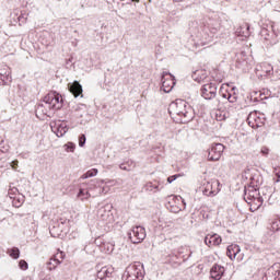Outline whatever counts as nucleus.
Returning <instances> with one entry per match:
<instances>
[{
	"label": "nucleus",
	"instance_id": "obj_1",
	"mask_svg": "<svg viewBox=\"0 0 280 280\" xmlns=\"http://www.w3.org/2000/svg\"><path fill=\"white\" fill-rule=\"evenodd\" d=\"M168 110L171 115L179 117L180 124H189L196 117L194 107L184 100H176V102L171 103Z\"/></svg>",
	"mask_w": 280,
	"mask_h": 280
},
{
	"label": "nucleus",
	"instance_id": "obj_2",
	"mask_svg": "<svg viewBox=\"0 0 280 280\" xmlns=\"http://www.w3.org/2000/svg\"><path fill=\"white\" fill-rule=\"evenodd\" d=\"M244 200L249 205L250 211H258L264 205V197L259 194V188H257V182L255 177H252L250 185L245 187Z\"/></svg>",
	"mask_w": 280,
	"mask_h": 280
},
{
	"label": "nucleus",
	"instance_id": "obj_3",
	"mask_svg": "<svg viewBox=\"0 0 280 280\" xmlns=\"http://www.w3.org/2000/svg\"><path fill=\"white\" fill-rule=\"evenodd\" d=\"M44 104H39L36 108V113H43V115H49V110H60L62 108V96L56 92L48 93L44 100Z\"/></svg>",
	"mask_w": 280,
	"mask_h": 280
},
{
	"label": "nucleus",
	"instance_id": "obj_4",
	"mask_svg": "<svg viewBox=\"0 0 280 280\" xmlns=\"http://www.w3.org/2000/svg\"><path fill=\"white\" fill-rule=\"evenodd\" d=\"M220 32V19L209 18L203 22L202 34L200 38L201 45H209L213 42L215 33Z\"/></svg>",
	"mask_w": 280,
	"mask_h": 280
},
{
	"label": "nucleus",
	"instance_id": "obj_5",
	"mask_svg": "<svg viewBox=\"0 0 280 280\" xmlns=\"http://www.w3.org/2000/svg\"><path fill=\"white\" fill-rule=\"evenodd\" d=\"M143 277H145V270L143 264L139 261L129 265L122 275L125 280H143Z\"/></svg>",
	"mask_w": 280,
	"mask_h": 280
},
{
	"label": "nucleus",
	"instance_id": "obj_6",
	"mask_svg": "<svg viewBox=\"0 0 280 280\" xmlns=\"http://www.w3.org/2000/svg\"><path fill=\"white\" fill-rule=\"evenodd\" d=\"M201 189L203 196H217V194H220V182L218 179L203 182Z\"/></svg>",
	"mask_w": 280,
	"mask_h": 280
},
{
	"label": "nucleus",
	"instance_id": "obj_7",
	"mask_svg": "<svg viewBox=\"0 0 280 280\" xmlns=\"http://www.w3.org/2000/svg\"><path fill=\"white\" fill-rule=\"evenodd\" d=\"M128 236L132 244H141V242L145 240V228L141 225L135 226L128 233Z\"/></svg>",
	"mask_w": 280,
	"mask_h": 280
},
{
	"label": "nucleus",
	"instance_id": "obj_8",
	"mask_svg": "<svg viewBox=\"0 0 280 280\" xmlns=\"http://www.w3.org/2000/svg\"><path fill=\"white\" fill-rule=\"evenodd\" d=\"M174 86H176V80L174 79V75H172V73L163 72L161 91L164 93H171Z\"/></svg>",
	"mask_w": 280,
	"mask_h": 280
},
{
	"label": "nucleus",
	"instance_id": "obj_9",
	"mask_svg": "<svg viewBox=\"0 0 280 280\" xmlns=\"http://www.w3.org/2000/svg\"><path fill=\"white\" fill-rule=\"evenodd\" d=\"M218 95V85L215 83H208L201 86V97L203 100H215Z\"/></svg>",
	"mask_w": 280,
	"mask_h": 280
},
{
	"label": "nucleus",
	"instance_id": "obj_10",
	"mask_svg": "<svg viewBox=\"0 0 280 280\" xmlns=\"http://www.w3.org/2000/svg\"><path fill=\"white\" fill-rule=\"evenodd\" d=\"M224 153V144L214 143L208 152V161H218L222 159V154Z\"/></svg>",
	"mask_w": 280,
	"mask_h": 280
},
{
	"label": "nucleus",
	"instance_id": "obj_11",
	"mask_svg": "<svg viewBox=\"0 0 280 280\" xmlns=\"http://www.w3.org/2000/svg\"><path fill=\"white\" fill-rule=\"evenodd\" d=\"M12 82L10 68L7 65H0V86H8Z\"/></svg>",
	"mask_w": 280,
	"mask_h": 280
},
{
	"label": "nucleus",
	"instance_id": "obj_12",
	"mask_svg": "<svg viewBox=\"0 0 280 280\" xmlns=\"http://www.w3.org/2000/svg\"><path fill=\"white\" fill-rule=\"evenodd\" d=\"M50 128L57 137H65V135L69 132V127H67L66 122H55L54 125L51 124Z\"/></svg>",
	"mask_w": 280,
	"mask_h": 280
},
{
	"label": "nucleus",
	"instance_id": "obj_13",
	"mask_svg": "<svg viewBox=\"0 0 280 280\" xmlns=\"http://www.w3.org/2000/svg\"><path fill=\"white\" fill-rule=\"evenodd\" d=\"M266 280H280V267L279 265H273L271 266L266 275H265Z\"/></svg>",
	"mask_w": 280,
	"mask_h": 280
},
{
	"label": "nucleus",
	"instance_id": "obj_14",
	"mask_svg": "<svg viewBox=\"0 0 280 280\" xmlns=\"http://www.w3.org/2000/svg\"><path fill=\"white\" fill-rule=\"evenodd\" d=\"M224 276V267L221 265H213L210 270V277L214 280H220Z\"/></svg>",
	"mask_w": 280,
	"mask_h": 280
},
{
	"label": "nucleus",
	"instance_id": "obj_15",
	"mask_svg": "<svg viewBox=\"0 0 280 280\" xmlns=\"http://www.w3.org/2000/svg\"><path fill=\"white\" fill-rule=\"evenodd\" d=\"M237 95H232L230 93V95L228 96V102L225 103V108H228L229 113H235V110L237 109Z\"/></svg>",
	"mask_w": 280,
	"mask_h": 280
},
{
	"label": "nucleus",
	"instance_id": "obj_16",
	"mask_svg": "<svg viewBox=\"0 0 280 280\" xmlns=\"http://www.w3.org/2000/svg\"><path fill=\"white\" fill-rule=\"evenodd\" d=\"M69 91L70 93H72V95L74 97H80V95H82V84H80V82L74 81L73 83H69Z\"/></svg>",
	"mask_w": 280,
	"mask_h": 280
},
{
	"label": "nucleus",
	"instance_id": "obj_17",
	"mask_svg": "<svg viewBox=\"0 0 280 280\" xmlns=\"http://www.w3.org/2000/svg\"><path fill=\"white\" fill-rule=\"evenodd\" d=\"M241 250L242 249L240 248V245H230V246H228L226 255L229 258L235 259V257H237V255H240Z\"/></svg>",
	"mask_w": 280,
	"mask_h": 280
},
{
	"label": "nucleus",
	"instance_id": "obj_18",
	"mask_svg": "<svg viewBox=\"0 0 280 280\" xmlns=\"http://www.w3.org/2000/svg\"><path fill=\"white\" fill-rule=\"evenodd\" d=\"M113 275V268L103 267L100 271H97L96 277L100 280L106 279V277H110Z\"/></svg>",
	"mask_w": 280,
	"mask_h": 280
},
{
	"label": "nucleus",
	"instance_id": "obj_19",
	"mask_svg": "<svg viewBox=\"0 0 280 280\" xmlns=\"http://www.w3.org/2000/svg\"><path fill=\"white\" fill-rule=\"evenodd\" d=\"M120 170H124L125 172H132V170H135L136 167V164H135V161L132 160H129L125 163H121L119 165Z\"/></svg>",
	"mask_w": 280,
	"mask_h": 280
},
{
	"label": "nucleus",
	"instance_id": "obj_20",
	"mask_svg": "<svg viewBox=\"0 0 280 280\" xmlns=\"http://www.w3.org/2000/svg\"><path fill=\"white\" fill-rule=\"evenodd\" d=\"M260 70L262 71V73H265V75H270L272 74L273 68L272 65L264 62L260 65Z\"/></svg>",
	"mask_w": 280,
	"mask_h": 280
},
{
	"label": "nucleus",
	"instance_id": "obj_21",
	"mask_svg": "<svg viewBox=\"0 0 280 280\" xmlns=\"http://www.w3.org/2000/svg\"><path fill=\"white\" fill-rule=\"evenodd\" d=\"M78 198H80V200L84 201V200H89L91 197V192L84 188H80L79 192H78Z\"/></svg>",
	"mask_w": 280,
	"mask_h": 280
},
{
	"label": "nucleus",
	"instance_id": "obj_22",
	"mask_svg": "<svg viewBox=\"0 0 280 280\" xmlns=\"http://www.w3.org/2000/svg\"><path fill=\"white\" fill-rule=\"evenodd\" d=\"M58 266H60V260L58 258H51L50 261L47 262V270H56Z\"/></svg>",
	"mask_w": 280,
	"mask_h": 280
},
{
	"label": "nucleus",
	"instance_id": "obj_23",
	"mask_svg": "<svg viewBox=\"0 0 280 280\" xmlns=\"http://www.w3.org/2000/svg\"><path fill=\"white\" fill-rule=\"evenodd\" d=\"M97 215L101 220H108V215H110V211H106V208H100L97 211Z\"/></svg>",
	"mask_w": 280,
	"mask_h": 280
},
{
	"label": "nucleus",
	"instance_id": "obj_24",
	"mask_svg": "<svg viewBox=\"0 0 280 280\" xmlns=\"http://www.w3.org/2000/svg\"><path fill=\"white\" fill-rule=\"evenodd\" d=\"M212 242V246H220L222 244V237L218 234H208Z\"/></svg>",
	"mask_w": 280,
	"mask_h": 280
},
{
	"label": "nucleus",
	"instance_id": "obj_25",
	"mask_svg": "<svg viewBox=\"0 0 280 280\" xmlns=\"http://www.w3.org/2000/svg\"><path fill=\"white\" fill-rule=\"evenodd\" d=\"M97 168H91L85 174L81 176L82 180H86V178H93V176H97Z\"/></svg>",
	"mask_w": 280,
	"mask_h": 280
},
{
	"label": "nucleus",
	"instance_id": "obj_26",
	"mask_svg": "<svg viewBox=\"0 0 280 280\" xmlns=\"http://www.w3.org/2000/svg\"><path fill=\"white\" fill-rule=\"evenodd\" d=\"M9 255L12 259H19L21 257V250L18 247L9 249Z\"/></svg>",
	"mask_w": 280,
	"mask_h": 280
},
{
	"label": "nucleus",
	"instance_id": "obj_27",
	"mask_svg": "<svg viewBox=\"0 0 280 280\" xmlns=\"http://www.w3.org/2000/svg\"><path fill=\"white\" fill-rule=\"evenodd\" d=\"M210 108H211V110H220V98H212Z\"/></svg>",
	"mask_w": 280,
	"mask_h": 280
},
{
	"label": "nucleus",
	"instance_id": "obj_28",
	"mask_svg": "<svg viewBox=\"0 0 280 280\" xmlns=\"http://www.w3.org/2000/svg\"><path fill=\"white\" fill-rule=\"evenodd\" d=\"M66 152H75V143L68 142L63 145Z\"/></svg>",
	"mask_w": 280,
	"mask_h": 280
},
{
	"label": "nucleus",
	"instance_id": "obj_29",
	"mask_svg": "<svg viewBox=\"0 0 280 280\" xmlns=\"http://www.w3.org/2000/svg\"><path fill=\"white\" fill-rule=\"evenodd\" d=\"M12 205L15 209H19L23 205V198H13Z\"/></svg>",
	"mask_w": 280,
	"mask_h": 280
},
{
	"label": "nucleus",
	"instance_id": "obj_30",
	"mask_svg": "<svg viewBox=\"0 0 280 280\" xmlns=\"http://www.w3.org/2000/svg\"><path fill=\"white\" fill-rule=\"evenodd\" d=\"M85 144H86V136L84 133H82L79 137V145H80V148H84Z\"/></svg>",
	"mask_w": 280,
	"mask_h": 280
},
{
	"label": "nucleus",
	"instance_id": "obj_31",
	"mask_svg": "<svg viewBox=\"0 0 280 280\" xmlns=\"http://www.w3.org/2000/svg\"><path fill=\"white\" fill-rule=\"evenodd\" d=\"M273 174L277 177L276 183H280V166L273 167Z\"/></svg>",
	"mask_w": 280,
	"mask_h": 280
},
{
	"label": "nucleus",
	"instance_id": "obj_32",
	"mask_svg": "<svg viewBox=\"0 0 280 280\" xmlns=\"http://www.w3.org/2000/svg\"><path fill=\"white\" fill-rule=\"evenodd\" d=\"M19 267L21 270H27V268H30V265L25 260H20Z\"/></svg>",
	"mask_w": 280,
	"mask_h": 280
},
{
	"label": "nucleus",
	"instance_id": "obj_33",
	"mask_svg": "<svg viewBox=\"0 0 280 280\" xmlns=\"http://www.w3.org/2000/svg\"><path fill=\"white\" fill-rule=\"evenodd\" d=\"M205 244H206V246H209V247L213 246L211 236H209V234L205 237Z\"/></svg>",
	"mask_w": 280,
	"mask_h": 280
},
{
	"label": "nucleus",
	"instance_id": "obj_34",
	"mask_svg": "<svg viewBox=\"0 0 280 280\" xmlns=\"http://www.w3.org/2000/svg\"><path fill=\"white\" fill-rule=\"evenodd\" d=\"M243 30H244L243 27H240L236 30L237 36H245V37L248 36V33L244 32Z\"/></svg>",
	"mask_w": 280,
	"mask_h": 280
},
{
	"label": "nucleus",
	"instance_id": "obj_35",
	"mask_svg": "<svg viewBox=\"0 0 280 280\" xmlns=\"http://www.w3.org/2000/svg\"><path fill=\"white\" fill-rule=\"evenodd\" d=\"M260 152L264 156H268L270 149H268V147H262Z\"/></svg>",
	"mask_w": 280,
	"mask_h": 280
},
{
	"label": "nucleus",
	"instance_id": "obj_36",
	"mask_svg": "<svg viewBox=\"0 0 280 280\" xmlns=\"http://www.w3.org/2000/svg\"><path fill=\"white\" fill-rule=\"evenodd\" d=\"M11 167L12 170H16V167H19V160H14L11 162Z\"/></svg>",
	"mask_w": 280,
	"mask_h": 280
},
{
	"label": "nucleus",
	"instance_id": "obj_37",
	"mask_svg": "<svg viewBox=\"0 0 280 280\" xmlns=\"http://www.w3.org/2000/svg\"><path fill=\"white\" fill-rule=\"evenodd\" d=\"M176 178H178V175H172L167 178V183L172 184L174 180H176Z\"/></svg>",
	"mask_w": 280,
	"mask_h": 280
},
{
	"label": "nucleus",
	"instance_id": "obj_38",
	"mask_svg": "<svg viewBox=\"0 0 280 280\" xmlns=\"http://www.w3.org/2000/svg\"><path fill=\"white\" fill-rule=\"evenodd\" d=\"M148 189H150L152 191V189H159V185H153L152 183H149L147 185Z\"/></svg>",
	"mask_w": 280,
	"mask_h": 280
},
{
	"label": "nucleus",
	"instance_id": "obj_39",
	"mask_svg": "<svg viewBox=\"0 0 280 280\" xmlns=\"http://www.w3.org/2000/svg\"><path fill=\"white\" fill-rule=\"evenodd\" d=\"M75 117H84V114L80 113V109H75Z\"/></svg>",
	"mask_w": 280,
	"mask_h": 280
},
{
	"label": "nucleus",
	"instance_id": "obj_40",
	"mask_svg": "<svg viewBox=\"0 0 280 280\" xmlns=\"http://www.w3.org/2000/svg\"><path fill=\"white\" fill-rule=\"evenodd\" d=\"M229 95H231V92L222 93V97H223L224 100H229Z\"/></svg>",
	"mask_w": 280,
	"mask_h": 280
},
{
	"label": "nucleus",
	"instance_id": "obj_41",
	"mask_svg": "<svg viewBox=\"0 0 280 280\" xmlns=\"http://www.w3.org/2000/svg\"><path fill=\"white\" fill-rule=\"evenodd\" d=\"M108 190H106V187H103L98 194H106Z\"/></svg>",
	"mask_w": 280,
	"mask_h": 280
},
{
	"label": "nucleus",
	"instance_id": "obj_42",
	"mask_svg": "<svg viewBox=\"0 0 280 280\" xmlns=\"http://www.w3.org/2000/svg\"><path fill=\"white\" fill-rule=\"evenodd\" d=\"M172 211H173V213H178V211H180V209L179 208H174Z\"/></svg>",
	"mask_w": 280,
	"mask_h": 280
},
{
	"label": "nucleus",
	"instance_id": "obj_43",
	"mask_svg": "<svg viewBox=\"0 0 280 280\" xmlns=\"http://www.w3.org/2000/svg\"><path fill=\"white\" fill-rule=\"evenodd\" d=\"M171 198H172L173 200H176L178 197H176V196H171Z\"/></svg>",
	"mask_w": 280,
	"mask_h": 280
},
{
	"label": "nucleus",
	"instance_id": "obj_44",
	"mask_svg": "<svg viewBox=\"0 0 280 280\" xmlns=\"http://www.w3.org/2000/svg\"><path fill=\"white\" fill-rule=\"evenodd\" d=\"M182 202H183L184 207L187 205V203H185V199H182Z\"/></svg>",
	"mask_w": 280,
	"mask_h": 280
},
{
	"label": "nucleus",
	"instance_id": "obj_45",
	"mask_svg": "<svg viewBox=\"0 0 280 280\" xmlns=\"http://www.w3.org/2000/svg\"><path fill=\"white\" fill-rule=\"evenodd\" d=\"M131 1H133V2L136 1V3H139V0H131Z\"/></svg>",
	"mask_w": 280,
	"mask_h": 280
},
{
	"label": "nucleus",
	"instance_id": "obj_46",
	"mask_svg": "<svg viewBox=\"0 0 280 280\" xmlns=\"http://www.w3.org/2000/svg\"><path fill=\"white\" fill-rule=\"evenodd\" d=\"M237 88H232V91H236Z\"/></svg>",
	"mask_w": 280,
	"mask_h": 280
},
{
	"label": "nucleus",
	"instance_id": "obj_47",
	"mask_svg": "<svg viewBox=\"0 0 280 280\" xmlns=\"http://www.w3.org/2000/svg\"><path fill=\"white\" fill-rule=\"evenodd\" d=\"M60 258L63 259L62 253L60 254Z\"/></svg>",
	"mask_w": 280,
	"mask_h": 280
},
{
	"label": "nucleus",
	"instance_id": "obj_48",
	"mask_svg": "<svg viewBox=\"0 0 280 280\" xmlns=\"http://www.w3.org/2000/svg\"><path fill=\"white\" fill-rule=\"evenodd\" d=\"M246 32H248V26L245 27Z\"/></svg>",
	"mask_w": 280,
	"mask_h": 280
},
{
	"label": "nucleus",
	"instance_id": "obj_49",
	"mask_svg": "<svg viewBox=\"0 0 280 280\" xmlns=\"http://www.w3.org/2000/svg\"><path fill=\"white\" fill-rule=\"evenodd\" d=\"M149 3H152V0H149Z\"/></svg>",
	"mask_w": 280,
	"mask_h": 280
}]
</instances>
